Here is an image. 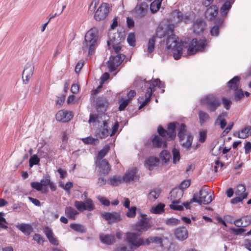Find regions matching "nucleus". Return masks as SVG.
I'll return each instance as SVG.
<instances>
[{
	"mask_svg": "<svg viewBox=\"0 0 251 251\" xmlns=\"http://www.w3.org/2000/svg\"><path fill=\"white\" fill-rule=\"evenodd\" d=\"M139 80L142 82H144V86H142V88L143 92L145 93V100L144 96H140L138 99V102L140 103L139 109H141L150 101L151 97L152 92L155 90V86H157L159 88H163L165 87V85L158 78L146 81L145 79H142L141 77L136 78L134 82V85L136 86L138 81Z\"/></svg>",
	"mask_w": 251,
	"mask_h": 251,
	"instance_id": "nucleus-1",
	"label": "nucleus"
},
{
	"mask_svg": "<svg viewBox=\"0 0 251 251\" xmlns=\"http://www.w3.org/2000/svg\"><path fill=\"white\" fill-rule=\"evenodd\" d=\"M99 42V31L97 28L93 27L89 30L85 35L82 49L88 50V55H92L95 51Z\"/></svg>",
	"mask_w": 251,
	"mask_h": 251,
	"instance_id": "nucleus-2",
	"label": "nucleus"
},
{
	"mask_svg": "<svg viewBox=\"0 0 251 251\" xmlns=\"http://www.w3.org/2000/svg\"><path fill=\"white\" fill-rule=\"evenodd\" d=\"M166 40V46L171 50L172 55L176 60L180 58L182 54V45L178 41V37L173 33H170Z\"/></svg>",
	"mask_w": 251,
	"mask_h": 251,
	"instance_id": "nucleus-3",
	"label": "nucleus"
},
{
	"mask_svg": "<svg viewBox=\"0 0 251 251\" xmlns=\"http://www.w3.org/2000/svg\"><path fill=\"white\" fill-rule=\"evenodd\" d=\"M213 194L208 191L205 186H203L199 191V193H195L193 198L191 199V202H195L199 204H208L213 200Z\"/></svg>",
	"mask_w": 251,
	"mask_h": 251,
	"instance_id": "nucleus-4",
	"label": "nucleus"
},
{
	"mask_svg": "<svg viewBox=\"0 0 251 251\" xmlns=\"http://www.w3.org/2000/svg\"><path fill=\"white\" fill-rule=\"evenodd\" d=\"M177 136L179 138L181 145L188 150L192 145L193 136L187 130L186 125L181 123L179 128Z\"/></svg>",
	"mask_w": 251,
	"mask_h": 251,
	"instance_id": "nucleus-5",
	"label": "nucleus"
},
{
	"mask_svg": "<svg viewBox=\"0 0 251 251\" xmlns=\"http://www.w3.org/2000/svg\"><path fill=\"white\" fill-rule=\"evenodd\" d=\"M141 235L137 232L128 231L126 233L125 240L129 244L130 250L145 246L144 238L140 237Z\"/></svg>",
	"mask_w": 251,
	"mask_h": 251,
	"instance_id": "nucleus-6",
	"label": "nucleus"
},
{
	"mask_svg": "<svg viewBox=\"0 0 251 251\" xmlns=\"http://www.w3.org/2000/svg\"><path fill=\"white\" fill-rule=\"evenodd\" d=\"M183 195V190L176 188L173 189L170 193L169 199L172 201V204L170 207L172 209L176 210H182L183 206L178 205L181 202V199Z\"/></svg>",
	"mask_w": 251,
	"mask_h": 251,
	"instance_id": "nucleus-7",
	"label": "nucleus"
},
{
	"mask_svg": "<svg viewBox=\"0 0 251 251\" xmlns=\"http://www.w3.org/2000/svg\"><path fill=\"white\" fill-rule=\"evenodd\" d=\"M201 104L205 105L207 110L210 112H214L221 105V102L219 99L214 95H208L201 100Z\"/></svg>",
	"mask_w": 251,
	"mask_h": 251,
	"instance_id": "nucleus-8",
	"label": "nucleus"
},
{
	"mask_svg": "<svg viewBox=\"0 0 251 251\" xmlns=\"http://www.w3.org/2000/svg\"><path fill=\"white\" fill-rule=\"evenodd\" d=\"M136 178L137 176L135 174H125L123 176L116 175L109 178L107 183L112 186H117L123 182L126 183L132 182Z\"/></svg>",
	"mask_w": 251,
	"mask_h": 251,
	"instance_id": "nucleus-9",
	"label": "nucleus"
},
{
	"mask_svg": "<svg viewBox=\"0 0 251 251\" xmlns=\"http://www.w3.org/2000/svg\"><path fill=\"white\" fill-rule=\"evenodd\" d=\"M207 46V41L205 38H194L189 45L188 52L190 55H192L199 51H204Z\"/></svg>",
	"mask_w": 251,
	"mask_h": 251,
	"instance_id": "nucleus-10",
	"label": "nucleus"
},
{
	"mask_svg": "<svg viewBox=\"0 0 251 251\" xmlns=\"http://www.w3.org/2000/svg\"><path fill=\"white\" fill-rule=\"evenodd\" d=\"M177 123H170L168 125V130L164 129L162 126L158 127V134L165 139L173 140L176 136V124Z\"/></svg>",
	"mask_w": 251,
	"mask_h": 251,
	"instance_id": "nucleus-11",
	"label": "nucleus"
},
{
	"mask_svg": "<svg viewBox=\"0 0 251 251\" xmlns=\"http://www.w3.org/2000/svg\"><path fill=\"white\" fill-rule=\"evenodd\" d=\"M142 218L140 221L132 226L133 229L141 234L147 231L151 226L150 219L147 217L146 214H141Z\"/></svg>",
	"mask_w": 251,
	"mask_h": 251,
	"instance_id": "nucleus-12",
	"label": "nucleus"
},
{
	"mask_svg": "<svg viewBox=\"0 0 251 251\" xmlns=\"http://www.w3.org/2000/svg\"><path fill=\"white\" fill-rule=\"evenodd\" d=\"M74 206L80 212L85 210L91 211L95 209V204L93 200L90 198L86 199L84 202L75 201L74 202Z\"/></svg>",
	"mask_w": 251,
	"mask_h": 251,
	"instance_id": "nucleus-13",
	"label": "nucleus"
},
{
	"mask_svg": "<svg viewBox=\"0 0 251 251\" xmlns=\"http://www.w3.org/2000/svg\"><path fill=\"white\" fill-rule=\"evenodd\" d=\"M109 4L102 3L98 7L94 14V19L97 21L103 20L108 16L109 12Z\"/></svg>",
	"mask_w": 251,
	"mask_h": 251,
	"instance_id": "nucleus-14",
	"label": "nucleus"
},
{
	"mask_svg": "<svg viewBox=\"0 0 251 251\" xmlns=\"http://www.w3.org/2000/svg\"><path fill=\"white\" fill-rule=\"evenodd\" d=\"M125 56L124 54H118L115 56H111L107 62V66L110 72L116 71L117 68L123 61Z\"/></svg>",
	"mask_w": 251,
	"mask_h": 251,
	"instance_id": "nucleus-15",
	"label": "nucleus"
},
{
	"mask_svg": "<svg viewBox=\"0 0 251 251\" xmlns=\"http://www.w3.org/2000/svg\"><path fill=\"white\" fill-rule=\"evenodd\" d=\"M101 215L109 224L118 223L122 220L120 214L116 212H103L101 213Z\"/></svg>",
	"mask_w": 251,
	"mask_h": 251,
	"instance_id": "nucleus-16",
	"label": "nucleus"
},
{
	"mask_svg": "<svg viewBox=\"0 0 251 251\" xmlns=\"http://www.w3.org/2000/svg\"><path fill=\"white\" fill-rule=\"evenodd\" d=\"M34 69V65L31 63H27L23 72L22 78L25 84H27L32 76Z\"/></svg>",
	"mask_w": 251,
	"mask_h": 251,
	"instance_id": "nucleus-17",
	"label": "nucleus"
},
{
	"mask_svg": "<svg viewBox=\"0 0 251 251\" xmlns=\"http://www.w3.org/2000/svg\"><path fill=\"white\" fill-rule=\"evenodd\" d=\"M73 112L65 110H61L56 114L55 118L57 121L63 123L70 121L73 117Z\"/></svg>",
	"mask_w": 251,
	"mask_h": 251,
	"instance_id": "nucleus-18",
	"label": "nucleus"
},
{
	"mask_svg": "<svg viewBox=\"0 0 251 251\" xmlns=\"http://www.w3.org/2000/svg\"><path fill=\"white\" fill-rule=\"evenodd\" d=\"M147 11L148 5L142 3L135 7L134 11V17L139 19L143 18L147 14Z\"/></svg>",
	"mask_w": 251,
	"mask_h": 251,
	"instance_id": "nucleus-19",
	"label": "nucleus"
},
{
	"mask_svg": "<svg viewBox=\"0 0 251 251\" xmlns=\"http://www.w3.org/2000/svg\"><path fill=\"white\" fill-rule=\"evenodd\" d=\"M108 105V101L105 97H100L97 100L96 109L98 112H105L106 111Z\"/></svg>",
	"mask_w": 251,
	"mask_h": 251,
	"instance_id": "nucleus-20",
	"label": "nucleus"
},
{
	"mask_svg": "<svg viewBox=\"0 0 251 251\" xmlns=\"http://www.w3.org/2000/svg\"><path fill=\"white\" fill-rule=\"evenodd\" d=\"M159 162V159L157 157L151 156L145 161V166L150 171H152L154 167L158 165Z\"/></svg>",
	"mask_w": 251,
	"mask_h": 251,
	"instance_id": "nucleus-21",
	"label": "nucleus"
},
{
	"mask_svg": "<svg viewBox=\"0 0 251 251\" xmlns=\"http://www.w3.org/2000/svg\"><path fill=\"white\" fill-rule=\"evenodd\" d=\"M99 238L102 243L108 245H112L116 242L115 236L112 234L100 233L99 234Z\"/></svg>",
	"mask_w": 251,
	"mask_h": 251,
	"instance_id": "nucleus-22",
	"label": "nucleus"
},
{
	"mask_svg": "<svg viewBox=\"0 0 251 251\" xmlns=\"http://www.w3.org/2000/svg\"><path fill=\"white\" fill-rule=\"evenodd\" d=\"M218 12V7L216 5H212L207 9L205 16L207 20L211 21L217 16Z\"/></svg>",
	"mask_w": 251,
	"mask_h": 251,
	"instance_id": "nucleus-23",
	"label": "nucleus"
},
{
	"mask_svg": "<svg viewBox=\"0 0 251 251\" xmlns=\"http://www.w3.org/2000/svg\"><path fill=\"white\" fill-rule=\"evenodd\" d=\"M43 232L46 235L50 242L53 245H58V241L54 236V234L51 228L49 226H45L43 228Z\"/></svg>",
	"mask_w": 251,
	"mask_h": 251,
	"instance_id": "nucleus-24",
	"label": "nucleus"
},
{
	"mask_svg": "<svg viewBox=\"0 0 251 251\" xmlns=\"http://www.w3.org/2000/svg\"><path fill=\"white\" fill-rule=\"evenodd\" d=\"M175 235L177 239L180 241H184L187 238L188 232L185 227H180L176 229Z\"/></svg>",
	"mask_w": 251,
	"mask_h": 251,
	"instance_id": "nucleus-25",
	"label": "nucleus"
},
{
	"mask_svg": "<svg viewBox=\"0 0 251 251\" xmlns=\"http://www.w3.org/2000/svg\"><path fill=\"white\" fill-rule=\"evenodd\" d=\"M173 32V29L171 26H168L167 28L164 29L162 26H158L156 29V36L161 38L170 33Z\"/></svg>",
	"mask_w": 251,
	"mask_h": 251,
	"instance_id": "nucleus-26",
	"label": "nucleus"
},
{
	"mask_svg": "<svg viewBox=\"0 0 251 251\" xmlns=\"http://www.w3.org/2000/svg\"><path fill=\"white\" fill-rule=\"evenodd\" d=\"M205 26V23L202 19H197L194 23V32L196 34H199L200 32H202L204 30Z\"/></svg>",
	"mask_w": 251,
	"mask_h": 251,
	"instance_id": "nucleus-27",
	"label": "nucleus"
},
{
	"mask_svg": "<svg viewBox=\"0 0 251 251\" xmlns=\"http://www.w3.org/2000/svg\"><path fill=\"white\" fill-rule=\"evenodd\" d=\"M240 80V77L235 76L227 82V86L229 89L237 91L239 86Z\"/></svg>",
	"mask_w": 251,
	"mask_h": 251,
	"instance_id": "nucleus-28",
	"label": "nucleus"
},
{
	"mask_svg": "<svg viewBox=\"0 0 251 251\" xmlns=\"http://www.w3.org/2000/svg\"><path fill=\"white\" fill-rule=\"evenodd\" d=\"M17 227L26 235H29L33 230L32 226L28 224H21L17 225Z\"/></svg>",
	"mask_w": 251,
	"mask_h": 251,
	"instance_id": "nucleus-29",
	"label": "nucleus"
},
{
	"mask_svg": "<svg viewBox=\"0 0 251 251\" xmlns=\"http://www.w3.org/2000/svg\"><path fill=\"white\" fill-rule=\"evenodd\" d=\"M98 166L100 173H108L110 170V165L105 159L99 160Z\"/></svg>",
	"mask_w": 251,
	"mask_h": 251,
	"instance_id": "nucleus-30",
	"label": "nucleus"
},
{
	"mask_svg": "<svg viewBox=\"0 0 251 251\" xmlns=\"http://www.w3.org/2000/svg\"><path fill=\"white\" fill-rule=\"evenodd\" d=\"M65 213L69 219L75 220L76 218L75 216L78 214V212L72 207L68 206L65 208Z\"/></svg>",
	"mask_w": 251,
	"mask_h": 251,
	"instance_id": "nucleus-31",
	"label": "nucleus"
},
{
	"mask_svg": "<svg viewBox=\"0 0 251 251\" xmlns=\"http://www.w3.org/2000/svg\"><path fill=\"white\" fill-rule=\"evenodd\" d=\"M160 191L158 189H153L150 191L148 195V200L151 202H154L159 196Z\"/></svg>",
	"mask_w": 251,
	"mask_h": 251,
	"instance_id": "nucleus-32",
	"label": "nucleus"
},
{
	"mask_svg": "<svg viewBox=\"0 0 251 251\" xmlns=\"http://www.w3.org/2000/svg\"><path fill=\"white\" fill-rule=\"evenodd\" d=\"M103 128L100 129L99 131V133H97V136L101 139L104 138L109 135L108 124L105 121H103Z\"/></svg>",
	"mask_w": 251,
	"mask_h": 251,
	"instance_id": "nucleus-33",
	"label": "nucleus"
},
{
	"mask_svg": "<svg viewBox=\"0 0 251 251\" xmlns=\"http://www.w3.org/2000/svg\"><path fill=\"white\" fill-rule=\"evenodd\" d=\"M152 146L155 148H160L163 145L164 147L167 146L166 141H163L162 139L157 135H155L152 140Z\"/></svg>",
	"mask_w": 251,
	"mask_h": 251,
	"instance_id": "nucleus-34",
	"label": "nucleus"
},
{
	"mask_svg": "<svg viewBox=\"0 0 251 251\" xmlns=\"http://www.w3.org/2000/svg\"><path fill=\"white\" fill-rule=\"evenodd\" d=\"M162 242V238L157 236H150L148 238H144L145 246H148L151 243L159 244Z\"/></svg>",
	"mask_w": 251,
	"mask_h": 251,
	"instance_id": "nucleus-35",
	"label": "nucleus"
},
{
	"mask_svg": "<svg viewBox=\"0 0 251 251\" xmlns=\"http://www.w3.org/2000/svg\"><path fill=\"white\" fill-rule=\"evenodd\" d=\"M227 115V114L226 112H223L218 116V118L216 120V123H219L220 127L222 129H224L226 125V121L225 117H226Z\"/></svg>",
	"mask_w": 251,
	"mask_h": 251,
	"instance_id": "nucleus-36",
	"label": "nucleus"
},
{
	"mask_svg": "<svg viewBox=\"0 0 251 251\" xmlns=\"http://www.w3.org/2000/svg\"><path fill=\"white\" fill-rule=\"evenodd\" d=\"M231 4L232 3L229 1V0H228L225 1L222 5V7H221L220 11L223 17L226 16L229 10L231 7Z\"/></svg>",
	"mask_w": 251,
	"mask_h": 251,
	"instance_id": "nucleus-37",
	"label": "nucleus"
},
{
	"mask_svg": "<svg viewBox=\"0 0 251 251\" xmlns=\"http://www.w3.org/2000/svg\"><path fill=\"white\" fill-rule=\"evenodd\" d=\"M251 134V126H248L241 130L238 137L240 138L245 139Z\"/></svg>",
	"mask_w": 251,
	"mask_h": 251,
	"instance_id": "nucleus-38",
	"label": "nucleus"
},
{
	"mask_svg": "<svg viewBox=\"0 0 251 251\" xmlns=\"http://www.w3.org/2000/svg\"><path fill=\"white\" fill-rule=\"evenodd\" d=\"M235 194L238 196L243 197L245 194L248 196V193L246 192V187L244 185L239 184L237 186V187L235 190Z\"/></svg>",
	"mask_w": 251,
	"mask_h": 251,
	"instance_id": "nucleus-39",
	"label": "nucleus"
},
{
	"mask_svg": "<svg viewBox=\"0 0 251 251\" xmlns=\"http://www.w3.org/2000/svg\"><path fill=\"white\" fill-rule=\"evenodd\" d=\"M159 157L163 163H166L171 159V154L167 151L163 150L160 152Z\"/></svg>",
	"mask_w": 251,
	"mask_h": 251,
	"instance_id": "nucleus-40",
	"label": "nucleus"
},
{
	"mask_svg": "<svg viewBox=\"0 0 251 251\" xmlns=\"http://www.w3.org/2000/svg\"><path fill=\"white\" fill-rule=\"evenodd\" d=\"M165 206L164 204L160 203L157 205L152 207L151 212L154 214H160L164 212Z\"/></svg>",
	"mask_w": 251,
	"mask_h": 251,
	"instance_id": "nucleus-41",
	"label": "nucleus"
},
{
	"mask_svg": "<svg viewBox=\"0 0 251 251\" xmlns=\"http://www.w3.org/2000/svg\"><path fill=\"white\" fill-rule=\"evenodd\" d=\"M110 150V147L108 145H105L103 148L99 151L98 158L99 160H102V158L106 155Z\"/></svg>",
	"mask_w": 251,
	"mask_h": 251,
	"instance_id": "nucleus-42",
	"label": "nucleus"
},
{
	"mask_svg": "<svg viewBox=\"0 0 251 251\" xmlns=\"http://www.w3.org/2000/svg\"><path fill=\"white\" fill-rule=\"evenodd\" d=\"M173 14L174 16V18H175L176 17L177 18V22H179L180 21H183L185 23H186L188 19V18H187V16H185V17H184L181 12L179 11V10L175 11L173 12Z\"/></svg>",
	"mask_w": 251,
	"mask_h": 251,
	"instance_id": "nucleus-43",
	"label": "nucleus"
},
{
	"mask_svg": "<svg viewBox=\"0 0 251 251\" xmlns=\"http://www.w3.org/2000/svg\"><path fill=\"white\" fill-rule=\"evenodd\" d=\"M199 118L201 124H203L209 119L210 117L206 112L203 111H200L199 112Z\"/></svg>",
	"mask_w": 251,
	"mask_h": 251,
	"instance_id": "nucleus-44",
	"label": "nucleus"
},
{
	"mask_svg": "<svg viewBox=\"0 0 251 251\" xmlns=\"http://www.w3.org/2000/svg\"><path fill=\"white\" fill-rule=\"evenodd\" d=\"M82 141L86 144L97 145L99 143L98 138H94L91 137H88L82 139Z\"/></svg>",
	"mask_w": 251,
	"mask_h": 251,
	"instance_id": "nucleus-45",
	"label": "nucleus"
},
{
	"mask_svg": "<svg viewBox=\"0 0 251 251\" xmlns=\"http://www.w3.org/2000/svg\"><path fill=\"white\" fill-rule=\"evenodd\" d=\"M155 43V36H152L148 42V52L149 53H151L154 50V46Z\"/></svg>",
	"mask_w": 251,
	"mask_h": 251,
	"instance_id": "nucleus-46",
	"label": "nucleus"
},
{
	"mask_svg": "<svg viewBox=\"0 0 251 251\" xmlns=\"http://www.w3.org/2000/svg\"><path fill=\"white\" fill-rule=\"evenodd\" d=\"M70 227L73 230L77 232H80L81 233L85 232L84 226L80 224H72L70 225Z\"/></svg>",
	"mask_w": 251,
	"mask_h": 251,
	"instance_id": "nucleus-47",
	"label": "nucleus"
},
{
	"mask_svg": "<svg viewBox=\"0 0 251 251\" xmlns=\"http://www.w3.org/2000/svg\"><path fill=\"white\" fill-rule=\"evenodd\" d=\"M172 153L173 155V162L174 164L177 163L180 160V153L179 151L176 148L172 150Z\"/></svg>",
	"mask_w": 251,
	"mask_h": 251,
	"instance_id": "nucleus-48",
	"label": "nucleus"
},
{
	"mask_svg": "<svg viewBox=\"0 0 251 251\" xmlns=\"http://www.w3.org/2000/svg\"><path fill=\"white\" fill-rule=\"evenodd\" d=\"M40 159L38 155L34 154L32 155L29 160V163L30 167H32L34 165H37L39 163Z\"/></svg>",
	"mask_w": 251,
	"mask_h": 251,
	"instance_id": "nucleus-49",
	"label": "nucleus"
},
{
	"mask_svg": "<svg viewBox=\"0 0 251 251\" xmlns=\"http://www.w3.org/2000/svg\"><path fill=\"white\" fill-rule=\"evenodd\" d=\"M127 41L130 46L134 47L135 45V36L134 33H130L127 36Z\"/></svg>",
	"mask_w": 251,
	"mask_h": 251,
	"instance_id": "nucleus-50",
	"label": "nucleus"
},
{
	"mask_svg": "<svg viewBox=\"0 0 251 251\" xmlns=\"http://www.w3.org/2000/svg\"><path fill=\"white\" fill-rule=\"evenodd\" d=\"M161 6L160 4L155 0L153 1L150 5V9L152 13L156 12Z\"/></svg>",
	"mask_w": 251,
	"mask_h": 251,
	"instance_id": "nucleus-51",
	"label": "nucleus"
},
{
	"mask_svg": "<svg viewBox=\"0 0 251 251\" xmlns=\"http://www.w3.org/2000/svg\"><path fill=\"white\" fill-rule=\"evenodd\" d=\"M179 223L180 220L174 218H171L165 221V224L168 226H175L178 225Z\"/></svg>",
	"mask_w": 251,
	"mask_h": 251,
	"instance_id": "nucleus-52",
	"label": "nucleus"
},
{
	"mask_svg": "<svg viewBox=\"0 0 251 251\" xmlns=\"http://www.w3.org/2000/svg\"><path fill=\"white\" fill-rule=\"evenodd\" d=\"M38 154L39 156L41 158H49V154L48 153L47 149L44 148L43 149L38 150Z\"/></svg>",
	"mask_w": 251,
	"mask_h": 251,
	"instance_id": "nucleus-53",
	"label": "nucleus"
},
{
	"mask_svg": "<svg viewBox=\"0 0 251 251\" xmlns=\"http://www.w3.org/2000/svg\"><path fill=\"white\" fill-rule=\"evenodd\" d=\"M136 207L132 206L128 208V211L126 213V216L129 218H134L136 216Z\"/></svg>",
	"mask_w": 251,
	"mask_h": 251,
	"instance_id": "nucleus-54",
	"label": "nucleus"
},
{
	"mask_svg": "<svg viewBox=\"0 0 251 251\" xmlns=\"http://www.w3.org/2000/svg\"><path fill=\"white\" fill-rule=\"evenodd\" d=\"M222 100L224 108H225L226 110L229 109L232 103L231 101L225 97L222 98Z\"/></svg>",
	"mask_w": 251,
	"mask_h": 251,
	"instance_id": "nucleus-55",
	"label": "nucleus"
},
{
	"mask_svg": "<svg viewBox=\"0 0 251 251\" xmlns=\"http://www.w3.org/2000/svg\"><path fill=\"white\" fill-rule=\"evenodd\" d=\"M235 91L234 99L236 101L241 100L244 97V94L242 90L238 89L237 91Z\"/></svg>",
	"mask_w": 251,
	"mask_h": 251,
	"instance_id": "nucleus-56",
	"label": "nucleus"
},
{
	"mask_svg": "<svg viewBox=\"0 0 251 251\" xmlns=\"http://www.w3.org/2000/svg\"><path fill=\"white\" fill-rule=\"evenodd\" d=\"M59 185L60 187L65 190L67 193H70V189L73 187V183L68 182L65 185L60 183Z\"/></svg>",
	"mask_w": 251,
	"mask_h": 251,
	"instance_id": "nucleus-57",
	"label": "nucleus"
},
{
	"mask_svg": "<svg viewBox=\"0 0 251 251\" xmlns=\"http://www.w3.org/2000/svg\"><path fill=\"white\" fill-rule=\"evenodd\" d=\"M207 137V132L205 130H201L199 133V141L201 143L205 142Z\"/></svg>",
	"mask_w": 251,
	"mask_h": 251,
	"instance_id": "nucleus-58",
	"label": "nucleus"
},
{
	"mask_svg": "<svg viewBox=\"0 0 251 251\" xmlns=\"http://www.w3.org/2000/svg\"><path fill=\"white\" fill-rule=\"evenodd\" d=\"M190 184L191 182L190 180H184L180 184L179 187L178 188L183 190L184 189L187 188L190 185Z\"/></svg>",
	"mask_w": 251,
	"mask_h": 251,
	"instance_id": "nucleus-59",
	"label": "nucleus"
},
{
	"mask_svg": "<svg viewBox=\"0 0 251 251\" xmlns=\"http://www.w3.org/2000/svg\"><path fill=\"white\" fill-rule=\"evenodd\" d=\"M97 198L102 204L105 206L109 205L110 201L105 197H101V196H98Z\"/></svg>",
	"mask_w": 251,
	"mask_h": 251,
	"instance_id": "nucleus-60",
	"label": "nucleus"
},
{
	"mask_svg": "<svg viewBox=\"0 0 251 251\" xmlns=\"http://www.w3.org/2000/svg\"><path fill=\"white\" fill-rule=\"evenodd\" d=\"M219 33V27L214 25L210 30V33L212 36H217Z\"/></svg>",
	"mask_w": 251,
	"mask_h": 251,
	"instance_id": "nucleus-61",
	"label": "nucleus"
},
{
	"mask_svg": "<svg viewBox=\"0 0 251 251\" xmlns=\"http://www.w3.org/2000/svg\"><path fill=\"white\" fill-rule=\"evenodd\" d=\"M129 103V100H124L121 103H120L119 109L120 111L124 110L126 107L127 106V105Z\"/></svg>",
	"mask_w": 251,
	"mask_h": 251,
	"instance_id": "nucleus-62",
	"label": "nucleus"
},
{
	"mask_svg": "<svg viewBox=\"0 0 251 251\" xmlns=\"http://www.w3.org/2000/svg\"><path fill=\"white\" fill-rule=\"evenodd\" d=\"M33 239L36 241L38 244H41L43 243V237L39 234H35L33 237Z\"/></svg>",
	"mask_w": 251,
	"mask_h": 251,
	"instance_id": "nucleus-63",
	"label": "nucleus"
},
{
	"mask_svg": "<svg viewBox=\"0 0 251 251\" xmlns=\"http://www.w3.org/2000/svg\"><path fill=\"white\" fill-rule=\"evenodd\" d=\"M31 187L37 190V191H40L42 189V186L41 182H33L31 183Z\"/></svg>",
	"mask_w": 251,
	"mask_h": 251,
	"instance_id": "nucleus-64",
	"label": "nucleus"
}]
</instances>
